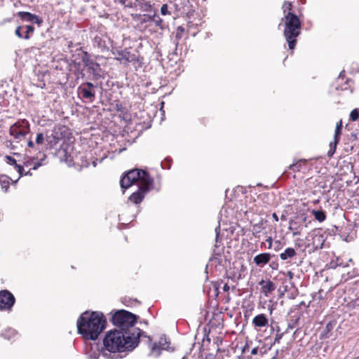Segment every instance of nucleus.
I'll use <instances>...</instances> for the list:
<instances>
[{"label": "nucleus", "instance_id": "nucleus-1", "mask_svg": "<svg viewBox=\"0 0 359 359\" xmlns=\"http://www.w3.org/2000/svg\"><path fill=\"white\" fill-rule=\"evenodd\" d=\"M137 182H138V190L133 193L128 198V201L134 204L140 203L147 193L153 189L154 179L147 171L135 168L123 175L120 180V185L125 190Z\"/></svg>", "mask_w": 359, "mask_h": 359}, {"label": "nucleus", "instance_id": "nucleus-51", "mask_svg": "<svg viewBox=\"0 0 359 359\" xmlns=\"http://www.w3.org/2000/svg\"><path fill=\"white\" fill-rule=\"evenodd\" d=\"M318 200H317V201H314V202H313V203H318Z\"/></svg>", "mask_w": 359, "mask_h": 359}, {"label": "nucleus", "instance_id": "nucleus-17", "mask_svg": "<svg viewBox=\"0 0 359 359\" xmlns=\"http://www.w3.org/2000/svg\"><path fill=\"white\" fill-rule=\"evenodd\" d=\"M259 285H261L262 292L265 297H269V294L276 290V285L270 279L262 280L259 282Z\"/></svg>", "mask_w": 359, "mask_h": 359}, {"label": "nucleus", "instance_id": "nucleus-2", "mask_svg": "<svg viewBox=\"0 0 359 359\" xmlns=\"http://www.w3.org/2000/svg\"><path fill=\"white\" fill-rule=\"evenodd\" d=\"M78 332L87 340H96L107 326V319L100 311H86L76 322Z\"/></svg>", "mask_w": 359, "mask_h": 359}, {"label": "nucleus", "instance_id": "nucleus-20", "mask_svg": "<svg viewBox=\"0 0 359 359\" xmlns=\"http://www.w3.org/2000/svg\"><path fill=\"white\" fill-rule=\"evenodd\" d=\"M271 259V255L268 252L261 253L254 257V262L258 266H263L268 264Z\"/></svg>", "mask_w": 359, "mask_h": 359}, {"label": "nucleus", "instance_id": "nucleus-50", "mask_svg": "<svg viewBox=\"0 0 359 359\" xmlns=\"http://www.w3.org/2000/svg\"><path fill=\"white\" fill-rule=\"evenodd\" d=\"M327 329L329 330H330V323H328L326 326Z\"/></svg>", "mask_w": 359, "mask_h": 359}, {"label": "nucleus", "instance_id": "nucleus-21", "mask_svg": "<svg viewBox=\"0 0 359 359\" xmlns=\"http://www.w3.org/2000/svg\"><path fill=\"white\" fill-rule=\"evenodd\" d=\"M18 15L22 19H25L29 22H34L38 24L41 23V22L37 15L29 12L20 11L18 13Z\"/></svg>", "mask_w": 359, "mask_h": 359}, {"label": "nucleus", "instance_id": "nucleus-33", "mask_svg": "<svg viewBox=\"0 0 359 359\" xmlns=\"http://www.w3.org/2000/svg\"><path fill=\"white\" fill-rule=\"evenodd\" d=\"M45 141V137L43 133L41 132H39L36 133L35 138V144L38 146L42 145Z\"/></svg>", "mask_w": 359, "mask_h": 359}, {"label": "nucleus", "instance_id": "nucleus-14", "mask_svg": "<svg viewBox=\"0 0 359 359\" xmlns=\"http://www.w3.org/2000/svg\"><path fill=\"white\" fill-rule=\"evenodd\" d=\"M336 82L337 84V86H336L337 90H346L351 87L349 83L352 82V81L346 78V72L344 69H343L339 73V75L337 79Z\"/></svg>", "mask_w": 359, "mask_h": 359}, {"label": "nucleus", "instance_id": "nucleus-52", "mask_svg": "<svg viewBox=\"0 0 359 359\" xmlns=\"http://www.w3.org/2000/svg\"><path fill=\"white\" fill-rule=\"evenodd\" d=\"M271 359H276V357L274 356V357H273Z\"/></svg>", "mask_w": 359, "mask_h": 359}, {"label": "nucleus", "instance_id": "nucleus-11", "mask_svg": "<svg viewBox=\"0 0 359 359\" xmlns=\"http://www.w3.org/2000/svg\"><path fill=\"white\" fill-rule=\"evenodd\" d=\"M46 158V154H43V158H36L34 157H25L23 160V165L22 166L29 168L27 172H23V175H32L31 170H36L38 168L42 165V161Z\"/></svg>", "mask_w": 359, "mask_h": 359}, {"label": "nucleus", "instance_id": "nucleus-16", "mask_svg": "<svg viewBox=\"0 0 359 359\" xmlns=\"http://www.w3.org/2000/svg\"><path fill=\"white\" fill-rule=\"evenodd\" d=\"M115 59L120 61L121 64L126 65L128 63L135 61V55L130 54L127 50H121L117 53Z\"/></svg>", "mask_w": 359, "mask_h": 359}, {"label": "nucleus", "instance_id": "nucleus-48", "mask_svg": "<svg viewBox=\"0 0 359 359\" xmlns=\"http://www.w3.org/2000/svg\"><path fill=\"white\" fill-rule=\"evenodd\" d=\"M280 219H281L282 220H284V221H285V220H286V217H285V215H283L281 216Z\"/></svg>", "mask_w": 359, "mask_h": 359}, {"label": "nucleus", "instance_id": "nucleus-45", "mask_svg": "<svg viewBox=\"0 0 359 359\" xmlns=\"http://www.w3.org/2000/svg\"><path fill=\"white\" fill-rule=\"evenodd\" d=\"M223 290H224V292H229V285H228L227 283H225V284L224 285V286H223Z\"/></svg>", "mask_w": 359, "mask_h": 359}, {"label": "nucleus", "instance_id": "nucleus-43", "mask_svg": "<svg viewBox=\"0 0 359 359\" xmlns=\"http://www.w3.org/2000/svg\"><path fill=\"white\" fill-rule=\"evenodd\" d=\"M258 353V347H255L251 350V354L256 355Z\"/></svg>", "mask_w": 359, "mask_h": 359}, {"label": "nucleus", "instance_id": "nucleus-27", "mask_svg": "<svg viewBox=\"0 0 359 359\" xmlns=\"http://www.w3.org/2000/svg\"><path fill=\"white\" fill-rule=\"evenodd\" d=\"M296 255V251L292 248H287L285 251L280 255V258L282 260H286L288 258H292Z\"/></svg>", "mask_w": 359, "mask_h": 359}, {"label": "nucleus", "instance_id": "nucleus-4", "mask_svg": "<svg viewBox=\"0 0 359 359\" xmlns=\"http://www.w3.org/2000/svg\"><path fill=\"white\" fill-rule=\"evenodd\" d=\"M137 320V316L123 309L116 311L110 319L112 324L118 327V330L124 332L126 335L131 336L133 339L139 341L142 330L135 327Z\"/></svg>", "mask_w": 359, "mask_h": 359}, {"label": "nucleus", "instance_id": "nucleus-44", "mask_svg": "<svg viewBox=\"0 0 359 359\" xmlns=\"http://www.w3.org/2000/svg\"><path fill=\"white\" fill-rule=\"evenodd\" d=\"M272 217H273V219H274L275 222H278L279 218H278V216L277 215V214L276 212L273 213Z\"/></svg>", "mask_w": 359, "mask_h": 359}, {"label": "nucleus", "instance_id": "nucleus-26", "mask_svg": "<svg viewBox=\"0 0 359 359\" xmlns=\"http://www.w3.org/2000/svg\"><path fill=\"white\" fill-rule=\"evenodd\" d=\"M60 138L57 135L51 134L46 137L47 146L50 149H53L59 142Z\"/></svg>", "mask_w": 359, "mask_h": 359}, {"label": "nucleus", "instance_id": "nucleus-38", "mask_svg": "<svg viewBox=\"0 0 359 359\" xmlns=\"http://www.w3.org/2000/svg\"><path fill=\"white\" fill-rule=\"evenodd\" d=\"M34 27L31 25L26 26V34L23 36L25 39H28L29 38V34L34 32Z\"/></svg>", "mask_w": 359, "mask_h": 359}, {"label": "nucleus", "instance_id": "nucleus-15", "mask_svg": "<svg viewBox=\"0 0 359 359\" xmlns=\"http://www.w3.org/2000/svg\"><path fill=\"white\" fill-rule=\"evenodd\" d=\"M343 128V123L342 121L339 120V122L337 123L336 128H335V133H334V145L332 146V143H330V149L328 151V156H332L336 150L337 144L339 143L340 140V135L341 133V130Z\"/></svg>", "mask_w": 359, "mask_h": 359}, {"label": "nucleus", "instance_id": "nucleus-40", "mask_svg": "<svg viewBox=\"0 0 359 359\" xmlns=\"http://www.w3.org/2000/svg\"><path fill=\"white\" fill-rule=\"evenodd\" d=\"M161 13L163 15L169 14L167 4H163L161 8Z\"/></svg>", "mask_w": 359, "mask_h": 359}, {"label": "nucleus", "instance_id": "nucleus-25", "mask_svg": "<svg viewBox=\"0 0 359 359\" xmlns=\"http://www.w3.org/2000/svg\"><path fill=\"white\" fill-rule=\"evenodd\" d=\"M17 334L18 333L15 330L11 327H8L1 332V335L8 340H11L15 337Z\"/></svg>", "mask_w": 359, "mask_h": 359}, {"label": "nucleus", "instance_id": "nucleus-37", "mask_svg": "<svg viewBox=\"0 0 359 359\" xmlns=\"http://www.w3.org/2000/svg\"><path fill=\"white\" fill-rule=\"evenodd\" d=\"M262 229H263V227H262V222L253 225V228H252L253 234L255 236H257V234L262 232Z\"/></svg>", "mask_w": 359, "mask_h": 359}, {"label": "nucleus", "instance_id": "nucleus-28", "mask_svg": "<svg viewBox=\"0 0 359 359\" xmlns=\"http://www.w3.org/2000/svg\"><path fill=\"white\" fill-rule=\"evenodd\" d=\"M0 186L4 192H6L10 187V178L6 175H0Z\"/></svg>", "mask_w": 359, "mask_h": 359}, {"label": "nucleus", "instance_id": "nucleus-9", "mask_svg": "<svg viewBox=\"0 0 359 359\" xmlns=\"http://www.w3.org/2000/svg\"><path fill=\"white\" fill-rule=\"evenodd\" d=\"M73 151V146L64 142L60 149L56 152V156L60 158L61 161H64L67 163L70 164L73 161L72 153Z\"/></svg>", "mask_w": 359, "mask_h": 359}, {"label": "nucleus", "instance_id": "nucleus-47", "mask_svg": "<svg viewBox=\"0 0 359 359\" xmlns=\"http://www.w3.org/2000/svg\"><path fill=\"white\" fill-rule=\"evenodd\" d=\"M247 349H249V346L248 344H245V346L243 348L242 352L245 353Z\"/></svg>", "mask_w": 359, "mask_h": 359}, {"label": "nucleus", "instance_id": "nucleus-41", "mask_svg": "<svg viewBox=\"0 0 359 359\" xmlns=\"http://www.w3.org/2000/svg\"><path fill=\"white\" fill-rule=\"evenodd\" d=\"M27 146L29 148H34V142L32 141V140L31 138H29L28 140V141L27 142Z\"/></svg>", "mask_w": 359, "mask_h": 359}, {"label": "nucleus", "instance_id": "nucleus-7", "mask_svg": "<svg viewBox=\"0 0 359 359\" xmlns=\"http://www.w3.org/2000/svg\"><path fill=\"white\" fill-rule=\"evenodd\" d=\"M78 94L83 99L93 102L95 99V86L90 82L82 83L78 88Z\"/></svg>", "mask_w": 359, "mask_h": 359}, {"label": "nucleus", "instance_id": "nucleus-34", "mask_svg": "<svg viewBox=\"0 0 359 359\" xmlns=\"http://www.w3.org/2000/svg\"><path fill=\"white\" fill-rule=\"evenodd\" d=\"M153 22L156 26L158 27L161 29H164L165 24L163 20L159 16H154Z\"/></svg>", "mask_w": 359, "mask_h": 359}, {"label": "nucleus", "instance_id": "nucleus-42", "mask_svg": "<svg viewBox=\"0 0 359 359\" xmlns=\"http://www.w3.org/2000/svg\"><path fill=\"white\" fill-rule=\"evenodd\" d=\"M20 29H21V27H18L17 29H15V34L19 37V38H22V35L20 32Z\"/></svg>", "mask_w": 359, "mask_h": 359}, {"label": "nucleus", "instance_id": "nucleus-3", "mask_svg": "<svg viewBox=\"0 0 359 359\" xmlns=\"http://www.w3.org/2000/svg\"><path fill=\"white\" fill-rule=\"evenodd\" d=\"M138 343V340L133 339L131 336L126 335L124 332L116 329L107 332L103 339L104 350L109 353L132 350Z\"/></svg>", "mask_w": 359, "mask_h": 359}, {"label": "nucleus", "instance_id": "nucleus-8", "mask_svg": "<svg viewBox=\"0 0 359 359\" xmlns=\"http://www.w3.org/2000/svg\"><path fill=\"white\" fill-rule=\"evenodd\" d=\"M15 302L13 294L7 290L0 291V311H11Z\"/></svg>", "mask_w": 359, "mask_h": 359}, {"label": "nucleus", "instance_id": "nucleus-36", "mask_svg": "<svg viewBox=\"0 0 359 359\" xmlns=\"http://www.w3.org/2000/svg\"><path fill=\"white\" fill-rule=\"evenodd\" d=\"M184 32V27H182L181 26L177 27L176 35H175V38H176L175 43H176V44L178 43V41L182 38Z\"/></svg>", "mask_w": 359, "mask_h": 359}, {"label": "nucleus", "instance_id": "nucleus-18", "mask_svg": "<svg viewBox=\"0 0 359 359\" xmlns=\"http://www.w3.org/2000/svg\"><path fill=\"white\" fill-rule=\"evenodd\" d=\"M308 161L306 159H299L288 166V170L292 172H304L306 170Z\"/></svg>", "mask_w": 359, "mask_h": 359}, {"label": "nucleus", "instance_id": "nucleus-19", "mask_svg": "<svg viewBox=\"0 0 359 359\" xmlns=\"http://www.w3.org/2000/svg\"><path fill=\"white\" fill-rule=\"evenodd\" d=\"M252 323L255 327H263L268 325L269 319L266 314L260 313L254 317Z\"/></svg>", "mask_w": 359, "mask_h": 359}, {"label": "nucleus", "instance_id": "nucleus-31", "mask_svg": "<svg viewBox=\"0 0 359 359\" xmlns=\"http://www.w3.org/2000/svg\"><path fill=\"white\" fill-rule=\"evenodd\" d=\"M292 7V5L291 2L286 1H284L283 5L282 6L284 16L287 15V13H292V11H291Z\"/></svg>", "mask_w": 359, "mask_h": 359}, {"label": "nucleus", "instance_id": "nucleus-12", "mask_svg": "<svg viewBox=\"0 0 359 359\" xmlns=\"http://www.w3.org/2000/svg\"><path fill=\"white\" fill-rule=\"evenodd\" d=\"M74 67H94L93 60L86 52H81L74 60Z\"/></svg>", "mask_w": 359, "mask_h": 359}, {"label": "nucleus", "instance_id": "nucleus-24", "mask_svg": "<svg viewBox=\"0 0 359 359\" xmlns=\"http://www.w3.org/2000/svg\"><path fill=\"white\" fill-rule=\"evenodd\" d=\"M35 76L36 77V79H34V80H36L37 83L36 85L39 86H44L45 82H44V77L46 74L48 73V71L41 72L40 69H39L37 72L34 70Z\"/></svg>", "mask_w": 359, "mask_h": 359}, {"label": "nucleus", "instance_id": "nucleus-35", "mask_svg": "<svg viewBox=\"0 0 359 359\" xmlns=\"http://www.w3.org/2000/svg\"><path fill=\"white\" fill-rule=\"evenodd\" d=\"M350 120L351 121H355L359 118V110L358 109H354L350 113Z\"/></svg>", "mask_w": 359, "mask_h": 359}, {"label": "nucleus", "instance_id": "nucleus-29", "mask_svg": "<svg viewBox=\"0 0 359 359\" xmlns=\"http://www.w3.org/2000/svg\"><path fill=\"white\" fill-rule=\"evenodd\" d=\"M97 348V346H96ZM100 353H102L104 356H106L107 354L104 353V350L100 351L98 348H96L95 351H93V348H90V351L88 353V359H99Z\"/></svg>", "mask_w": 359, "mask_h": 359}, {"label": "nucleus", "instance_id": "nucleus-5", "mask_svg": "<svg viewBox=\"0 0 359 359\" xmlns=\"http://www.w3.org/2000/svg\"><path fill=\"white\" fill-rule=\"evenodd\" d=\"M284 22V36L288 43L289 48L293 50L296 46V38L301 33V22L293 13H289L282 18Z\"/></svg>", "mask_w": 359, "mask_h": 359}, {"label": "nucleus", "instance_id": "nucleus-30", "mask_svg": "<svg viewBox=\"0 0 359 359\" xmlns=\"http://www.w3.org/2000/svg\"><path fill=\"white\" fill-rule=\"evenodd\" d=\"M311 213L314 216L315 219L320 222L325 221L326 219V214L322 210H313L311 211Z\"/></svg>", "mask_w": 359, "mask_h": 359}, {"label": "nucleus", "instance_id": "nucleus-39", "mask_svg": "<svg viewBox=\"0 0 359 359\" xmlns=\"http://www.w3.org/2000/svg\"><path fill=\"white\" fill-rule=\"evenodd\" d=\"M93 70V74L95 79H98L102 76L98 72L101 71V69H91Z\"/></svg>", "mask_w": 359, "mask_h": 359}, {"label": "nucleus", "instance_id": "nucleus-6", "mask_svg": "<svg viewBox=\"0 0 359 359\" xmlns=\"http://www.w3.org/2000/svg\"><path fill=\"white\" fill-rule=\"evenodd\" d=\"M30 133V123L26 118H19L9 128V135L18 142L25 140Z\"/></svg>", "mask_w": 359, "mask_h": 359}, {"label": "nucleus", "instance_id": "nucleus-10", "mask_svg": "<svg viewBox=\"0 0 359 359\" xmlns=\"http://www.w3.org/2000/svg\"><path fill=\"white\" fill-rule=\"evenodd\" d=\"M307 217L303 215L301 217H295V218L290 222L289 229L292 232L293 236H299L302 233L304 227H306L305 224Z\"/></svg>", "mask_w": 359, "mask_h": 359}, {"label": "nucleus", "instance_id": "nucleus-13", "mask_svg": "<svg viewBox=\"0 0 359 359\" xmlns=\"http://www.w3.org/2000/svg\"><path fill=\"white\" fill-rule=\"evenodd\" d=\"M354 262L352 261V259L348 260V263L344 265L343 263L341 262V259L337 257L336 262H331L330 263V268H336L337 266H343L348 268L347 274L349 276V277L353 278L355 276H357L359 275V269H357L353 267Z\"/></svg>", "mask_w": 359, "mask_h": 359}, {"label": "nucleus", "instance_id": "nucleus-49", "mask_svg": "<svg viewBox=\"0 0 359 359\" xmlns=\"http://www.w3.org/2000/svg\"><path fill=\"white\" fill-rule=\"evenodd\" d=\"M280 337H279L278 338V337H276L275 339V341L276 342H278L279 341V339H280Z\"/></svg>", "mask_w": 359, "mask_h": 359}, {"label": "nucleus", "instance_id": "nucleus-23", "mask_svg": "<svg viewBox=\"0 0 359 359\" xmlns=\"http://www.w3.org/2000/svg\"><path fill=\"white\" fill-rule=\"evenodd\" d=\"M168 342L165 337H161L158 344L154 343L152 344L151 348L153 351L160 350H167L169 348Z\"/></svg>", "mask_w": 359, "mask_h": 359}, {"label": "nucleus", "instance_id": "nucleus-46", "mask_svg": "<svg viewBox=\"0 0 359 359\" xmlns=\"http://www.w3.org/2000/svg\"><path fill=\"white\" fill-rule=\"evenodd\" d=\"M266 241L269 243V248H270L271 246V244H272V238L269 237Z\"/></svg>", "mask_w": 359, "mask_h": 359}, {"label": "nucleus", "instance_id": "nucleus-22", "mask_svg": "<svg viewBox=\"0 0 359 359\" xmlns=\"http://www.w3.org/2000/svg\"><path fill=\"white\" fill-rule=\"evenodd\" d=\"M6 161L8 164L14 166L17 172L19 173L20 177L23 176V172L25 171L23 166L17 163L16 160L10 156H6Z\"/></svg>", "mask_w": 359, "mask_h": 359}, {"label": "nucleus", "instance_id": "nucleus-32", "mask_svg": "<svg viewBox=\"0 0 359 359\" xmlns=\"http://www.w3.org/2000/svg\"><path fill=\"white\" fill-rule=\"evenodd\" d=\"M94 45H96L101 50H104L107 48V46L105 45V42L102 40L100 37L96 36L94 39Z\"/></svg>", "mask_w": 359, "mask_h": 359}]
</instances>
